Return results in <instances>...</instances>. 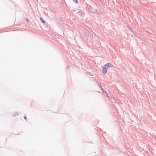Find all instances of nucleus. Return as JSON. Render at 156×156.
<instances>
[{"label": "nucleus", "instance_id": "nucleus-4", "mask_svg": "<svg viewBox=\"0 0 156 156\" xmlns=\"http://www.w3.org/2000/svg\"><path fill=\"white\" fill-rule=\"evenodd\" d=\"M101 88L102 91L103 92H105V93H106L107 94V92L106 91L104 90L103 89V88H102L101 84L100 85V86H99Z\"/></svg>", "mask_w": 156, "mask_h": 156}, {"label": "nucleus", "instance_id": "nucleus-1", "mask_svg": "<svg viewBox=\"0 0 156 156\" xmlns=\"http://www.w3.org/2000/svg\"><path fill=\"white\" fill-rule=\"evenodd\" d=\"M103 73L104 74H105L107 73V68L105 66V65L103 67Z\"/></svg>", "mask_w": 156, "mask_h": 156}, {"label": "nucleus", "instance_id": "nucleus-3", "mask_svg": "<svg viewBox=\"0 0 156 156\" xmlns=\"http://www.w3.org/2000/svg\"><path fill=\"white\" fill-rule=\"evenodd\" d=\"M40 20H41V22H42L43 23H45V21H44V19L42 18H40Z\"/></svg>", "mask_w": 156, "mask_h": 156}, {"label": "nucleus", "instance_id": "nucleus-6", "mask_svg": "<svg viewBox=\"0 0 156 156\" xmlns=\"http://www.w3.org/2000/svg\"><path fill=\"white\" fill-rule=\"evenodd\" d=\"M75 3H78V1L77 0H73Z\"/></svg>", "mask_w": 156, "mask_h": 156}, {"label": "nucleus", "instance_id": "nucleus-2", "mask_svg": "<svg viewBox=\"0 0 156 156\" xmlns=\"http://www.w3.org/2000/svg\"><path fill=\"white\" fill-rule=\"evenodd\" d=\"M113 65L111 63H108L105 65V66H106L107 68L108 67H113Z\"/></svg>", "mask_w": 156, "mask_h": 156}, {"label": "nucleus", "instance_id": "nucleus-7", "mask_svg": "<svg viewBox=\"0 0 156 156\" xmlns=\"http://www.w3.org/2000/svg\"><path fill=\"white\" fill-rule=\"evenodd\" d=\"M24 119H26H26H27V117H26V116H24Z\"/></svg>", "mask_w": 156, "mask_h": 156}, {"label": "nucleus", "instance_id": "nucleus-5", "mask_svg": "<svg viewBox=\"0 0 156 156\" xmlns=\"http://www.w3.org/2000/svg\"><path fill=\"white\" fill-rule=\"evenodd\" d=\"M19 114L18 112H16L13 113L14 116H17Z\"/></svg>", "mask_w": 156, "mask_h": 156}]
</instances>
